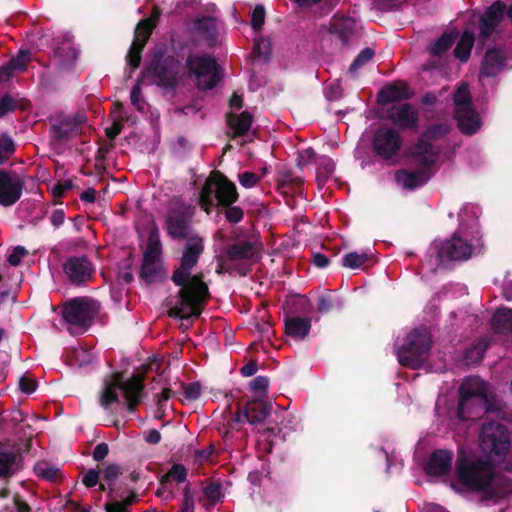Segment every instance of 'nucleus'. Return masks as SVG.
<instances>
[{"label": "nucleus", "mask_w": 512, "mask_h": 512, "mask_svg": "<svg viewBox=\"0 0 512 512\" xmlns=\"http://www.w3.org/2000/svg\"><path fill=\"white\" fill-rule=\"evenodd\" d=\"M191 207L179 205L169 211L166 228L173 238L187 237L180 267L173 274V281L181 288L178 295L168 301L169 315L180 319H189L200 315L208 294L207 285L198 275H192L191 269L197 263L203 251V240L189 231Z\"/></svg>", "instance_id": "obj_1"}, {"label": "nucleus", "mask_w": 512, "mask_h": 512, "mask_svg": "<svg viewBox=\"0 0 512 512\" xmlns=\"http://www.w3.org/2000/svg\"><path fill=\"white\" fill-rule=\"evenodd\" d=\"M480 448L489 459L461 452L456 461L455 488L483 492L487 500L497 501L504 495L497 490L498 479L494 476L492 463L502 464L503 469L512 472V464L506 459L510 437L506 427L498 421H488L482 425Z\"/></svg>", "instance_id": "obj_2"}, {"label": "nucleus", "mask_w": 512, "mask_h": 512, "mask_svg": "<svg viewBox=\"0 0 512 512\" xmlns=\"http://www.w3.org/2000/svg\"><path fill=\"white\" fill-rule=\"evenodd\" d=\"M451 126L447 123L431 125L419 141L410 149L413 171L401 170L396 173V181L404 188L413 189L425 184L436 171L438 147L434 142L449 133Z\"/></svg>", "instance_id": "obj_3"}, {"label": "nucleus", "mask_w": 512, "mask_h": 512, "mask_svg": "<svg viewBox=\"0 0 512 512\" xmlns=\"http://www.w3.org/2000/svg\"><path fill=\"white\" fill-rule=\"evenodd\" d=\"M479 208L468 204L459 213L460 225L453 236L446 241H434L430 247L439 264L446 265L451 261L467 260L480 249L477 218Z\"/></svg>", "instance_id": "obj_4"}, {"label": "nucleus", "mask_w": 512, "mask_h": 512, "mask_svg": "<svg viewBox=\"0 0 512 512\" xmlns=\"http://www.w3.org/2000/svg\"><path fill=\"white\" fill-rule=\"evenodd\" d=\"M458 417L461 420H475L482 414L499 411L488 385L479 377H467L459 389Z\"/></svg>", "instance_id": "obj_5"}, {"label": "nucleus", "mask_w": 512, "mask_h": 512, "mask_svg": "<svg viewBox=\"0 0 512 512\" xmlns=\"http://www.w3.org/2000/svg\"><path fill=\"white\" fill-rule=\"evenodd\" d=\"M143 377L139 374L124 380L120 373H115L104 381V386L99 396V404L105 410H112L120 404V399L127 409L132 412L141 400L143 390Z\"/></svg>", "instance_id": "obj_6"}, {"label": "nucleus", "mask_w": 512, "mask_h": 512, "mask_svg": "<svg viewBox=\"0 0 512 512\" xmlns=\"http://www.w3.org/2000/svg\"><path fill=\"white\" fill-rule=\"evenodd\" d=\"M238 198L236 186L219 172L206 180L199 197V204L207 213L216 205L230 206Z\"/></svg>", "instance_id": "obj_7"}, {"label": "nucleus", "mask_w": 512, "mask_h": 512, "mask_svg": "<svg viewBox=\"0 0 512 512\" xmlns=\"http://www.w3.org/2000/svg\"><path fill=\"white\" fill-rule=\"evenodd\" d=\"M431 335L427 328L422 327L411 331L402 347L397 350V358L401 365L418 369L422 367L429 355Z\"/></svg>", "instance_id": "obj_8"}, {"label": "nucleus", "mask_w": 512, "mask_h": 512, "mask_svg": "<svg viewBox=\"0 0 512 512\" xmlns=\"http://www.w3.org/2000/svg\"><path fill=\"white\" fill-rule=\"evenodd\" d=\"M98 310L97 302L86 298H75L62 307V318L71 334H81L91 325Z\"/></svg>", "instance_id": "obj_9"}, {"label": "nucleus", "mask_w": 512, "mask_h": 512, "mask_svg": "<svg viewBox=\"0 0 512 512\" xmlns=\"http://www.w3.org/2000/svg\"><path fill=\"white\" fill-rule=\"evenodd\" d=\"M259 249L257 245L249 241H238L228 247L226 258L221 262L219 272L236 271L244 276L247 274L251 263L257 260Z\"/></svg>", "instance_id": "obj_10"}, {"label": "nucleus", "mask_w": 512, "mask_h": 512, "mask_svg": "<svg viewBox=\"0 0 512 512\" xmlns=\"http://www.w3.org/2000/svg\"><path fill=\"white\" fill-rule=\"evenodd\" d=\"M455 119L460 131L467 135L476 133L481 127V119L473 109L467 85H461L454 93Z\"/></svg>", "instance_id": "obj_11"}, {"label": "nucleus", "mask_w": 512, "mask_h": 512, "mask_svg": "<svg viewBox=\"0 0 512 512\" xmlns=\"http://www.w3.org/2000/svg\"><path fill=\"white\" fill-rule=\"evenodd\" d=\"M189 75L200 89H211L221 79V70L214 59L205 55H190L187 59Z\"/></svg>", "instance_id": "obj_12"}, {"label": "nucleus", "mask_w": 512, "mask_h": 512, "mask_svg": "<svg viewBox=\"0 0 512 512\" xmlns=\"http://www.w3.org/2000/svg\"><path fill=\"white\" fill-rule=\"evenodd\" d=\"M161 243L157 234L152 233L148 239L141 268V277L147 283H153L165 276L160 260Z\"/></svg>", "instance_id": "obj_13"}, {"label": "nucleus", "mask_w": 512, "mask_h": 512, "mask_svg": "<svg viewBox=\"0 0 512 512\" xmlns=\"http://www.w3.org/2000/svg\"><path fill=\"white\" fill-rule=\"evenodd\" d=\"M181 66L173 58H166L162 61V56L155 55L144 75L152 76L154 80L163 86H173L179 77Z\"/></svg>", "instance_id": "obj_14"}, {"label": "nucleus", "mask_w": 512, "mask_h": 512, "mask_svg": "<svg viewBox=\"0 0 512 512\" xmlns=\"http://www.w3.org/2000/svg\"><path fill=\"white\" fill-rule=\"evenodd\" d=\"M401 147L400 134L389 127H381L377 130L373 139L375 152L383 158L394 156Z\"/></svg>", "instance_id": "obj_15"}, {"label": "nucleus", "mask_w": 512, "mask_h": 512, "mask_svg": "<svg viewBox=\"0 0 512 512\" xmlns=\"http://www.w3.org/2000/svg\"><path fill=\"white\" fill-rule=\"evenodd\" d=\"M23 181L14 171L0 170V204L11 206L22 195Z\"/></svg>", "instance_id": "obj_16"}, {"label": "nucleus", "mask_w": 512, "mask_h": 512, "mask_svg": "<svg viewBox=\"0 0 512 512\" xmlns=\"http://www.w3.org/2000/svg\"><path fill=\"white\" fill-rule=\"evenodd\" d=\"M187 470L181 464H174L160 480V487L156 490V496L163 501H169L175 497L177 487L185 483Z\"/></svg>", "instance_id": "obj_17"}, {"label": "nucleus", "mask_w": 512, "mask_h": 512, "mask_svg": "<svg viewBox=\"0 0 512 512\" xmlns=\"http://www.w3.org/2000/svg\"><path fill=\"white\" fill-rule=\"evenodd\" d=\"M154 26L155 21L152 18L144 19L137 25L134 40L127 55V62L132 70L139 66L141 61V51L144 48Z\"/></svg>", "instance_id": "obj_18"}, {"label": "nucleus", "mask_w": 512, "mask_h": 512, "mask_svg": "<svg viewBox=\"0 0 512 512\" xmlns=\"http://www.w3.org/2000/svg\"><path fill=\"white\" fill-rule=\"evenodd\" d=\"M505 12L512 22V5L507 9L505 5L500 2H494L488 10L485 12L481 19L480 25V40L486 41L490 35L494 32L495 28L504 18Z\"/></svg>", "instance_id": "obj_19"}, {"label": "nucleus", "mask_w": 512, "mask_h": 512, "mask_svg": "<svg viewBox=\"0 0 512 512\" xmlns=\"http://www.w3.org/2000/svg\"><path fill=\"white\" fill-rule=\"evenodd\" d=\"M270 405L263 401H251L243 412L237 413L230 421V429H237L239 423L249 422L251 424L262 423L270 413Z\"/></svg>", "instance_id": "obj_20"}, {"label": "nucleus", "mask_w": 512, "mask_h": 512, "mask_svg": "<svg viewBox=\"0 0 512 512\" xmlns=\"http://www.w3.org/2000/svg\"><path fill=\"white\" fill-rule=\"evenodd\" d=\"M64 272L73 283L80 284L91 278L93 267L84 256L71 257L64 264Z\"/></svg>", "instance_id": "obj_21"}, {"label": "nucleus", "mask_w": 512, "mask_h": 512, "mask_svg": "<svg viewBox=\"0 0 512 512\" xmlns=\"http://www.w3.org/2000/svg\"><path fill=\"white\" fill-rule=\"evenodd\" d=\"M388 118L400 128H414L418 122L417 110L408 103H397L387 112Z\"/></svg>", "instance_id": "obj_22"}, {"label": "nucleus", "mask_w": 512, "mask_h": 512, "mask_svg": "<svg viewBox=\"0 0 512 512\" xmlns=\"http://www.w3.org/2000/svg\"><path fill=\"white\" fill-rule=\"evenodd\" d=\"M184 498L179 512H193L194 511V498L190 491V485L187 483L184 486ZM137 495L130 493V495L121 501L107 503L105 505L106 512H129L128 506L136 501Z\"/></svg>", "instance_id": "obj_23"}, {"label": "nucleus", "mask_w": 512, "mask_h": 512, "mask_svg": "<svg viewBox=\"0 0 512 512\" xmlns=\"http://www.w3.org/2000/svg\"><path fill=\"white\" fill-rule=\"evenodd\" d=\"M454 455L448 450H436L425 465V471L431 476H444L449 474L452 468Z\"/></svg>", "instance_id": "obj_24"}, {"label": "nucleus", "mask_w": 512, "mask_h": 512, "mask_svg": "<svg viewBox=\"0 0 512 512\" xmlns=\"http://www.w3.org/2000/svg\"><path fill=\"white\" fill-rule=\"evenodd\" d=\"M21 469V456L10 446H0V479L7 481Z\"/></svg>", "instance_id": "obj_25"}, {"label": "nucleus", "mask_w": 512, "mask_h": 512, "mask_svg": "<svg viewBox=\"0 0 512 512\" xmlns=\"http://www.w3.org/2000/svg\"><path fill=\"white\" fill-rule=\"evenodd\" d=\"M506 67V54L502 49L493 48L486 52L483 60L481 76H495Z\"/></svg>", "instance_id": "obj_26"}, {"label": "nucleus", "mask_w": 512, "mask_h": 512, "mask_svg": "<svg viewBox=\"0 0 512 512\" xmlns=\"http://www.w3.org/2000/svg\"><path fill=\"white\" fill-rule=\"evenodd\" d=\"M29 61V52L21 50L17 57L0 66V81H8L15 74L25 71Z\"/></svg>", "instance_id": "obj_27"}, {"label": "nucleus", "mask_w": 512, "mask_h": 512, "mask_svg": "<svg viewBox=\"0 0 512 512\" xmlns=\"http://www.w3.org/2000/svg\"><path fill=\"white\" fill-rule=\"evenodd\" d=\"M379 101L382 104L396 102L410 98L408 87L405 85H389L379 92Z\"/></svg>", "instance_id": "obj_28"}, {"label": "nucleus", "mask_w": 512, "mask_h": 512, "mask_svg": "<svg viewBox=\"0 0 512 512\" xmlns=\"http://www.w3.org/2000/svg\"><path fill=\"white\" fill-rule=\"evenodd\" d=\"M311 323L308 318L292 317L286 320L285 329L293 338L303 339L309 332Z\"/></svg>", "instance_id": "obj_29"}, {"label": "nucleus", "mask_w": 512, "mask_h": 512, "mask_svg": "<svg viewBox=\"0 0 512 512\" xmlns=\"http://www.w3.org/2000/svg\"><path fill=\"white\" fill-rule=\"evenodd\" d=\"M227 123L234 131L235 136H241L249 130L252 123V116L247 111L239 115L231 112L227 115Z\"/></svg>", "instance_id": "obj_30"}, {"label": "nucleus", "mask_w": 512, "mask_h": 512, "mask_svg": "<svg viewBox=\"0 0 512 512\" xmlns=\"http://www.w3.org/2000/svg\"><path fill=\"white\" fill-rule=\"evenodd\" d=\"M78 52L70 41H65L55 50V57L62 67H68L77 58Z\"/></svg>", "instance_id": "obj_31"}, {"label": "nucleus", "mask_w": 512, "mask_h": 512, "mask_svg": "<svg viewBox=\"0 0 512 512\" xmlns=\"http://www.w3.org/2000/svg\"><path fill=\"white\" fill-rule=\"evenodd\" d=\"M474 44V34L471 31H465L460 37L454 50L455 56L465 62L469 59L471 49Z\"/></svg>", "instance_id": "obj_32"}, {"label": "nucleus", "mask_w": 512, "mask_h": 512, "mask_svg": "<svg viewBox=\"0 0 512 512\" xmlns=\"http://www.w3.org/2000/svg\"><path fill=\"white\" fill-rule=\"evenodd\" d=\"M223 497L222 487L218 482H211L203 488V501L206 508L221 502Z\"/></svg>", "instance_id": "obj_33"}, {"label": "nucleus", "mask_w": 512, "mask_h": 512, "mask_svg": "<svg viewBox=\"0 0 512 512\" xmlns=\"http://www.w3.org/2000/svg\"><path fill=\"white\" fill-rule=\"evenodd\" d=\"M492 324L499 331L512 332V309H498L493 315Z\"/></svg>", "instance_id": "obj_34"}, {"label": "nucleus", "mask_w": 512, "mask_h": 512, "mask_svg": "<svg viewBox=\"0 0 512 512\" xmlns=\"http://www.w3.org/2000/svg\"><path fill=\"white\" fill-rule=\"evenodd\" d=\"M317 182L319 185H323L327 179L333 174L335 164L329 157H321L317 162Z\"/></svg>", "instance_id": "obj_35"}, {"label": "nucleus", "mask_w": 512, "mask_h": 512, "mask_svg": "<svg viewBox=\"0 0 512 512\" xmlns=\"http://www.w3.org/2000/svg\"><path fill=\"white\" fill-rule=\"evenodd\" d=\"M354 21L350 18H335L330 23V31L337 34L342 40L348 37L353 29Z\"/></svg>", "instance_id": "obj_36"}, {"label": "nucleus", "mask_w": 512, "mask_h": 512, "mask_svg": "<svg viewBox=\"0 0 512 512\" xmlns=\"http://www.w3.org/2000/svg\"><path fill=\"white\" fill-rule=\"evenodd\" d=\"M487 342L483 339L480 340L477 344L466 350L464 354V362L466 365H472L480 360H482L484 356V352L487 349Z\"/></svg>", "instance_id": "obj_37"}, {"label": "nucleus", "mask_w": 512, "mask_h": 512, "mask_svg": "<svg viewBox=\"0 0 512 512\" xmlns=\"http://www.w3.org/2000/svg\"><path fill=\"white\" fill-rule=\"evenodd\" d=\"M456 38V32H445L431 47V53L433 55H441L443 52H445L452 46Z\"/></svg>", "instance_id": "obj_38"}, {"label": "nucleus", "mask_w": 512, "mask_h": 512, "mask_svg": "<svg viewBox=\"0 0 512 512\" xmlns=\"http://www.w3.org/2000/svg\"><path fill=\"white\" fill-rule=\"evenodd\" d=\"M216 26L215 19L211 17L200 18L195 23V28L199 32L203 33L209 40H213L215 38Z\"/></svg>", "instance_id": "obj_39"}, {"label": "nucleus", "mask_w": 512, "mask_h": 512, "mask_svg": "<svg viewBox=\"0 0 512 512\" xmlns=\"http://www.w3.org/2000/svg\"><path fill=\"white\" fill-rule=\"evenodd\" d=\"M85 121L84 116H77L75 119H66L57 130V137L66 138L69 133L77 132V126Z\"/></svg>", "instance_id": "obj_40"}, {"label": "nucleus", "mask_w": 512, "mask_h": 512, "mask_svg": "<svg viewBox=\"0 0 512 512\" xmlns=\"http://www.w3.org/2000/svg\"><path fill=\"white\" fill-rule=\"evenodd\" d=\"M369 256L367 253L351 252L343 256V266L351 269L360 268L367 260Z\"/></svg>", "instance_id": "obj_41"}, {"label": "nucleus", "mask_w": 512, "mask_h": 512, "mask_svg": "<svg viewBox=\"0 0 512 512\" xmlns=\"http://www.w3.org/2000/svg\"><path fill=\"white\" fill-rule=\"evenodd\" d=\"M34 470L38 476L48 479V480H51V481H53L57 478L58 472H59V470L56 467H54L46 462L37 463L34 467Z\"/></svg>", "instance_id": "obj_42"}, {"label": "nucleus", "mask_w": 512, "mask_h": 512, "mask_svg": "<svg viewBox=\"0 0 512 512\" xmlns=\"http://www.w3.org/2000/svg\"><path fill=\"white\" fill-rule=\"evenodd\" d=\"M373 56L374 51L371 48L363 49L351 64L349 71L354 73L359 68L367 64L373 58Z\"/></svg>", "instance_id": "obj_43"}, {"label": "nucleus", "mask_w": 512, "mask_h": 512, "mask_svg": "<svg viewBox=\"0 0 512 512\" xmlns=\"http://www.w3.org/2000/svg\"><path fill=\"white\" fill-rule=\"evenodd\" d=\"M14 152V143L6 135L0 137V164H2Z\"/></svg>", "instance_id": "obj_44"}, {"label": "nucleus", "mask_w": 512, "mask_h": 512, "mask_svg": "<svg viewBox=\"0 0 512 512\" xmlns=\"http://www.w3.org/2000/svg\"><path fill=\"white\" fill-rule=\"evenodd\" d=\"M262 176H258L255 173L245 171L238 175V181L240 185L244 188H252L256 186L261 180Z\"/></svg>", "instance_id": "obj_45"}, {"label": "nucleus", "mask_w": 512, "mask_h": 512, "mask_svg": "<svg viewBox=\"0 0 512 512\" xmlns=\"http://www.w3.org/2000/svg\"><path fill=\"white\" fill-rule=\"evenodd\" d=\"M186 401H193L199 398L201 394V385L197 382L185 384L182 386Z\"/></svg>", "instance_id": "obj_46"}, {"label": "nucleus", "mask_w": 512, "mask_h": 512, "mask_svg": "<svg viewBox=\"0 0 512 512\" xmlns=\"http://www.w3.org/2000/svg\"><path fill=\"white\" fill-rule=\"evenodd\" d=\"M120 474V469L117 465L107 466L101 473L102 481L106 482L108 486H111Z\"/></svg>", "instance_id": "obj_47"}, {"label": "nucleus", "mask_w": 512, "mask_h": 512, "mask_svg": "<svg viewBox=\"0 0 512 512\" xmlns=\"http://www.w3.org/2000/svg\"><path fill=\"white\" fill-rule=\"evenodd\" d=\"M265 9L262 5H257L251 16V24L254 30H259L264 24Z\"/></svg>", "instance_id": "obj_48"}, {"label": "nucleus", "mask_w": 512, "mask_h": 512, "mask_svg": "<svg viewBox=\"0 0 512 512\" xmlns=\"http://www.w3.org/2000/svg\"><path fill=\"white\" fill-rule=\"evenodd\" d=\"M131 102L135 106V108L139 111H144L146 103L141 97V87L140 83L138 82L131 90Z\"/></svg>", "instance_id": "obj_49"}, {"label": "nucleus", "mask_w": 512, "mask_h": 512, "mask_svg": "<svg viewBox=\"0 0 512 512\" xmlns=\"http://www.w3.org/2000/svg\"><path fill=\"white\" fill-rule=\"evenodd\" d=\"M26 255L27 250L22 246H17L8 254L7 261L12 266H18Z\"/></svg>", "instance_id": "obj_50"}, {"label": "nucleus", "mask_w": 512, "mask_h": 512, "mask_svg": "<svg viewBox=\"0 0 512 512\" xmlns=\"http://www.w3.org/2000/svg\"><path fill=\"white\" fill-rule=\"evenodd\" d=\"M270 41L268 39L260 38L257 39L254 45V51L258 56L267 58L270 54Z\"/></svg>", "instance_id": "obj_51"}, {"label": "nucleus", "mask_w": 512, "mask_h": 512, "mask_svg": "<svg viewBox=\"0 0 512 512\" xmlns=\"http://www.w3.org/2000/svg\"><path fill=\"white\" fill-rule=\"evenodd\" d=\"M15 107L16 102L11 96L4 95L0 97V117L4 116L10 111H13Z\"/></svg>", "instance_id": "obj_52"}, {"label": "nucleus", "mask_w": 512, "mask_h": 512, "mask_svg": "<svg viewBox=\"0 0 512 512\" xmlns=\"http://www.w3.org/2000/svg\"><path fill=\"white\" fill-rule=\"evenodd\" d=\"M99 480H100V472H98L97 470L91 469V470H88L83 475L82 482L86 487L91 488V487L96 486L99 483Z\"/></svg>", "instance_id": "obj_53"}, {"label": "nucleus", "mask_w": 512, "mask_h": 512, "mask_svg": "<svg viewBox=\"0 0 512 512\" xmlns=\"http://www.w3.org/2000/svg\"><path fill=\"white\" fill-rule=\"evenodd\" d=\"M19 387L22 392L31 394L36 390V381L31 377L24 375L19 380Z\"/></svg>", "instance_id": "obj_54"}, {"label": "nucleus", "mask_w": 512, "mask_h": 512, "mask_svg": "<svg viewBox=\"0 0 512 512\" xmlns=\"http://www.w3.org/2000/svg\"><path fill=\"white\" fill-rule=\"evenodd\" d=\"M343 89L338 80L333 81L326 87V97L330 100L337 99L342 95Z\"/></svg>", "instance_id": "obj_55"}, {"label": "nucleus", "mask_w": 512, "mask_h": 512, "mask_svg": "<svg viewBox=\"0 0 512 512\" xmlns=\"http://www.w3.org/2000/svg\"><path fill=\"white\" fill-rule=\"evenodd\" d=\"M91 358V354L85 349L80 348L73 351V359L79 366L90 363Z\"/></svg>", "instance_id": "obj_56"}, {"label": "nucleus", "mask_w": 512, "mask_h": 512, "mask_svg": "<svg viewBox=\"0 0 512 512\" xmlns=\"http://www.w3.org/2000/svg\"><path fill=\"white\" fill-rule=\"evenodd\" d=\"M250 387L255 392H265L268 387V379L264 376H258L250 382Z\"/></svg>", "instance_id": "obj_57"}, {"label": "nucleus", "mask_w": 512, "mask_h": 512, "mask_svg": "<svg viewBox=\"0 0 512 512\" xmlns=\"http://www.w3.org/2000/svg\"><path fill=\"white\" fill-rule=\"evenodd\" d=\"M315 158V152L312 149H304L299 152L298 165L305 166L310 164Z\"/></svg>", "instance_id": "obj_58"}, {"label": "nucleus", "mask_w": 512, "mask_h": 512, "mask_svg": "<svg viewBox=\"0 0 512 512\" xmlns=\"http://www.w3.org/2000/svg\"><path fill=\"white\" fill-rule=\"evenodd\" d=\"M72 187L73 182L71 179L63 180L53 188V194L55 197H61L64 194V192L72 189Z\"/></svg>", "instance_id": "obj_59"}, {"label": "nucleus", "mask_w": 512, "mask_h": 512, "mask_svg": "<svg viewBox=\"0 0 512 512\" xmlns=\"http://www.w3.org/2000/svg\"><path fill=\"white\" fill-rule=\"evenodd\" d=\"M243 217V212L239 207H229L226 210V218L232 222L237 223L239 222Z\"/></svg>", "instance_id": "obj_60"}, {"label": "nucleus", "mask_w": 512, "mask_h": 512, "mask_svg": "<svg viewBox=\"0 0 512 512\" xmlns=\"http://www.w3.org/2000/svg\"><path fill=\"white\" fill-rule=\"evenodd\" d=\"M172 395V391L169 388L163 389L161 394L157 398V406L159 412L163 413L165 409L166 402L169 400V398Z\"/></svg>", "instance_id": "obj_61"}, {"label": "nucleus", "mask_w": 512, "mask_h": 512, "mask_svg": "<svg viewBox=\"0 0 512 512\" xmlns=\"http://www.w3.org/2000/svg\"><path fill=\"white\" fill-rule=\"evenodd\" d=\"M108 445L106 443L98 444L93 451V458L96 461L104 459L108 454Z\"/></svg>", "instance_id": "obj_62"}, {"label": "nucleus", "mask_w": 512, "mask_h": 512, "mask_svg": "<svg viewBox=\"0 0 512 512\" xmlns=\"http://www.w3.org/2000/svg\"><path fill=\"white\" fill-rule=\"evenodd\" d=\"M12 512H29V506L21 501L18 497L13 498L12 500Z\"/></svg>", "instance_id": "obj_63"}, {"label": "nucleus", "mask_w": 512, "mask_h": 512, "mask_svg": "<svg viewBox=\"0 0 512 512\" xmlns=\"http://www.w3.org/2000/svg\"><path fill=\"white\" fill-rule=\"evenodd\" d=\"M257 363L256 362H249L247 364H245L242 368H241V374L244 376V377H250L252 375H254L256 372H257Z\"/></svg>", "instance_id": "obj_64"}]
</instances>
